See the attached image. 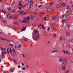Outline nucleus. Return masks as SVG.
Wrapping results in <instances>:
<instances>
[{"instance_id": "nucleus-1", "label": "nucleus", "mask_w": 73, "mask_h": 73, "mask_svg": "<svg viewBox=\"0 0 73 73\" xmlns=\"http://www.w3.org/2000/svg\"><path fill=\"white\" fill-rule=\"evenodd\" d=\"M35 36L34 38V39L35 40H38L39 38V33L37 31H35Z\"/></svg>"}, {"instance_id": "nucleus-2", "label": "nucleus", "mask_w": 73, "mask_h": 73, "mask_svg": "<svg viewBox=\"0 0 73 73\" xmlns=\"http://www.w3.org/2000/svg\"><path fill=\"white\" fill-rule=\"evenodd\" d=\"M29 18H30V17H29V16H27V17L24 18V21H21V23H29V21H28V20L29 19Z\"/></svg>"}, {"instance_id": "nucleus-3", "label": "nucleus", "mask_w": 73, "mask_h": 73, "mask_svg": "<svg viewBox=\"0 0 73 73\" xmlns=\"http://www.w3.org/2000/svg\"><path fill=\"white\" fill-rule=\"evenodd\" d=\"M38 28L41 29L42 28L43 29H45V27H44V25L42 24L39 25L38 26Z\"/></svg>"}, {"instance_id": "nucleus-4", "label": "nucleus", "mask_w": 73, "mask_h": 73, "mask_svg": "<svg viewBox=\"0 0 73 73\" xmlns=\"http://www.w3.org/2000/svg\"><path fill=\"white\" fill-rule=\"evenodd\" d=\"M64 61L63 62V64L64 65H67L68 64V62H67V60L66 59H64L63 60Z\"/></svg>"}, {"instance_id": "nucleus-5", "label": "nucleus", "mask_w": 73, "mask_h": 73, "mask_svg": "<svg viewBox=\"0 0 73 73\" xmlns=\"http://www.w3.org/2000/svg\"><path fill=\"white\" fill-rule=\"evenodd\" d=\"M32 4H33V3L32 2L30 4V6L29 7V9H33V6L32 5Z\"/></svg>"}, {"instance_id": "nucleus-6", "label": "nucleus", "mask_w": 73, "mask_h": 73, "mask_svg": "<svg viewBox=\"0 0 73 73\" xmlns=\"http://www.w3.org/2000/svg\"><path fill=\"white\" fill-rule=\"evenodd\" d=\"M14 71V69L13 68H11L9 70V72H10V73H13Z\"/></svg>"}, {"instance_id": "nucleus-7", "label": "nucleus", "mask_w": 73, "mask_h": 73, "mask_svg": "<svg viewBox=\"0 0 73 73\" xmlns=\"http://www.w3.org/2000/svg\"><path fill=\"white\" fill-rule=\"evenodd\" d=\"M55 26V24L54 23H52L51 26V27L52 28H54V27Z\"/></svg>"}, {"instance_id": "nucleus-8", "label": "nucleus", "mask_w": 73, "mask_h": 73, "mask_svg": "<svg viewBox=\"0 0 73 73\" xmlns=\"http://www.w3.org/2000/svg\"><path fill=\"white\" fill-rule=\"evenodd\" d=\"M21 32L23 31H24L26 29V27H23L21 29Z\"/></svg>"}, {"instance_id": "nucleus-9", "label": "nucleus", "mask_w": 73, "mask_h": 73, "mask_svg": "<svg viewBox=\"0 0 73 73\" xmlns=\"http://www.w3.org/2000/svg\"><path fill=\"white\" fill-rule=\"evenodd\" d=\"M49 17H46L44 18V20L46 21H48L49 20Z\"/></svg>"}, {"instance_id": "nucleus-10", "label": "nucleus", "mask_w": 73, "mask_h": 73, "mask_svg": "<svg viewBox=\"0 0 73 73\" xmlns=\"http://www.w3.org/2000/svg\"><path fill=\"white\" fill-rule=\"evenodd\" d=\"M13 17H14L13 15H12V16H7V17L8 19H11V18H13Z\"/></svg>"}, {"instance_id": "nucleus-11", "label": "nucleus", "mask_w": 73, "mask_h": 73, "mask_svg": "<svg viewBox=\"0 0 73 73\" xmlns=\"http://www.w3.org/2000/svg\"><path fill=\"white\" fill-rule=\"evenodd\" d=\"M66 66H63L62 67V69L63 70H65L66 69Z\"/></svg>"}, {"instance_id": "nucleus-12", "label": "nucleus", "mask_w": 73, "mask_h": 73, "mask_svg": "<svg viewBox=\"0 0 73 73\" xmlns=\"http://www.w3.org/2000/svg\"><path fill=\"white\" fill-rule=\"evenodd\" d=\"M0 12H2V13H5L6 12V11H5V10H0Z\"/></svg>"}, {"instance_id": "nucleus-13", "label": "nucleus", "mask_w": 73, "mask_h": 73, "mask_svg": "<svg viewBox=\"0 0 73 73\" xmlns=\"http://www.w3.org/2000/svg\"><path fill=\"white\" fill-rule=\"evenodd\" d=\"M13 61H14V64H17V61H16V60L15 59H13Z\"/></svg>"}, {"instance_id": "nucleus-14", "label": "nucleus", "mask_w": 73, "mask_h": 73, "mask_svg": "<svg viewBox=\"0 0 73 73\" xmlns=\"http://www.w3.org/2000/svg\"><path fill=\"white\" fill-rule=\"evenodd\" d=\"M54 4V2L53 1H52L50 4V5H53Z\"/></svg>"}, {"instance_id": "nucleus-15", "label": "nucleus", "mask_w": 73, "mask_h": 73, "mask_svg": "<svg viewBox=\"0 0 73 73\" xmlns=\"http://www.w3.org/2000/svg\"><path fill=\"white\" fill-rule=\"evenodd\" d=\"M13 24H14V25H16V24H17V22L15 21L13 22Z\"/></svg>"}, {"instance_id": "nucleus-16", "label": "nucleus", "mask_w": 73, "mask_h": 73, "mask_svg": "<svg viewBox=\"0 0 73 73\" xmlns=\"http://www.w3.org/2000/svg\"><path fill=\"white\" fill-rule=\"evenodd\" d=\"M69 35H70V33L69 32H67L66 33V35L67 36H69Z\"/></svg>"}, {"instance_id": "nucleus-17", "label": "nucleus", "mask_w": 73, "mask_h": 73, "mask_svg": "<svg viewBox=\"0 0 73 73\" xmlns=\"http://www.w3.org/2000/svg\"><path fill=\"white\" fill-rule=\"evenodd\" d=\"M59 61L60 62H62V61H63V59L62 58H60L59 59Z\"/></svg>"}, {"instance_id": "nucleus-18", "label": "nucleus", "mask_w": 73, "mask_h": 73, "mask_svg": "<svg viewBox=\"0 0 73 73\" xmlns=\"http://www.w3.org/2000/svg\"><path fill=\"white\" fill-rule=\"evenodd\" d=\"M53 53H58V51L57 50H54L52 52Z\"/></svg>"}, {"instance_id": "nucleus-19", "label": "nucleus", "mask_w": 73, "mask_h": 73, "mask_svg": "<svg viewBox=\"0 0 73 73\" xmlns=\"http://www.w3.org/2000/svg\"><path fill=\"white\" fill-rule=\"evenodd\" d=\"M2 21L3 23H7V21L4 20V19H3Z\"/></svg>"}, {"instance_id": "nucleus-20", "label": "nucleus", "mask_w": 73, "mask_h": 73, "mask_svg": "<svg viewBox=\"0 0 73 73\" xmlns=\"http://www.w3.org/2000/svg\"><path fill=\"white\" fill-rule=\"evenodd\" d=\"M51 17L52 19L53 20H54L55 19H56V18H55V17L53 16H52Z\"/></svg>"}, {"instance_id": "nucleus-21", "label": "nucleus", "mask_w": 73, "mask_h": 73, "mask_svg": "<svg viewBox=\"0 0 73 73\" xmlns=\"http://www.w3.org/2000/svg\"><path fill=\"white\" fill-rule=\"evenodd\" d=\"M65 19H63L62 21V23H65Z\"/></svg>"}, {"instance_id": "nucleus-22", "label": "nucleus", "mask_w": 73, "mask_h": 73, "mask_svg": "<svg viewBox=\"0 0 73 73\" xmlns=\"http://www.w3.org/2000/svg\"><path fill=\"white\" fill-rule=\"evenodd\" d=\"M40 14H44V11H42L41 12H40Z\"/></svg>"}, {"instance_id": "nucleus-23", "label": "nucleus", "mask_w": 73, "mask_h": 73, "mask_svg": "<svg viewBox=\"0 0 73 73\" xmlns=\"http://www.w3.org/2000/svg\"><path fill=\"white\" fill-rule=\"evenodd\" d=\"M21 6H23V5L20 3H19L18 4V7H21Z\"/></svg>"}, {"instance_id": "nucleus-24", "label": "nucleus", "mask_w": 73, "mask_h": 73, "mask_svg": "<svg viewBox=\"0 0 73 73\" xmlns=\"http://www.w3.org/2000/svg\"><path fill=\"white\" fill-rule=\"evenodd\" d=\"M18 48L19 49H20L21 48V45H19L18 46Z\"/></svg>"}, {"instance_id": "nucleus-25", "label": "nucleus", "mask_w": 73, "mask_h": 73, "mask_svg": "<svg viewBox=\"0 0 73 73\" xmlns=\"http://www.w3.org/2000/svg\"><path fill=\"white\" fill-rule=\"evenodd\" d=\"M0 38L2 39V41H6V39H4L1 37H0Z\"/></svg>"}, {"instance_id": "nucleus-26", "label": "nucleus", "mask_w": 73, "mask_h": 73, "mask_svg": "<svg viewBox=\"0 0 73 73\" xmlns=\"http://www.w3.org/2000/svg\"><path fill=\"white\" fill-rule=\"evenodd\" d=\"M14 19L15 20H17V17H15L14 18Z\"/></svg>"}, {"instance_id": "nucleus-27", "label": "nucleus", "mask_w": 73, "mask_h": 73, "mask_svg": "<svg viewBox=\"0 0 73 73\" xmlns=\"http://www.w3.org/2000/svg\"><path fill=\"white\" fill-rule=\"evenodd\" d=\"M67 17V15H63V16L62 18H64L65 17Z\"/></svg>"}, {"instance_id": "nucleus-28", "label": "nucleus", "mask_w": 73, "mask_h": 73, "mask_svg": "<svg viewBox=\"0 0 73 73\" xmlns=\"http://www.w3.org/2000/svg\"><path fill=\"white\" fill-rule=\"evenodd\" d=\"M53 37H56V34H54L53 35Z\"/></svg>"}, {"instance_id": "nucleus-29", "label": "nucleus", "mask_w": 73, "mask_h": 73, "mask_svg": "<svg viewBox=\"0 0 73 73\" xmlns=\"http://www.w3.org/2000/svg\"><path fill=\"white\" fill-rule=\"evenodd\" d=\"M7 9H8L9 11H10V10H11V7H8L7 8Z\"/></svg>"}, {"instance_id": "nucleus-30", "label": "nucleus", "mask_w": 73, "mask_h": 73, "mask_svg": "<svg viewBox=\"0 0 73 73\" xmlns=\"http://www.w3.org/2000/svg\"><path fill=\"white\" fill-rule=\"evenodd\" d=\"M69 72V70H66V73H68Z\"/></svg>"}, {"instance_id": "nucleus-31", "label": "nucleus", "mask_w": 73, "mask_h": 73, "mask_svg": "<svg viewBox=\"0 0 73 73\" xmlns=\"http://www.w3.org/2000/svg\"><path fill=\"white\" fill-rule=\"evenodd\" d=\"M50 28L49 27L47 29V31H49V30H50Z\"/></svg>"}, {"instance_id": "nucleus-32", "label": "nucleus", "mask_w": 73, "mask_h": 73, "mask_svg": "<svg viewBox=\"0 0 73 73\" xmlns=\"http://www.w3.org/2000/svg\"><path fill=\"white\" fill-rule=\"evenodd\" d=\"M65 5H66V4H65V3H64L62 4V6L63 7H65Z\"/></svg>"}, {"instance_id": "nucleus-33", "label": "nucleus", "mask_w": 73, "mask_h": 73, "mask_svg": "<svg viewBox=\"0 0 73 73\" xmlns=\"http://www.w3.org/2000/svg\"><path fill=\"white\" fill-rule=\"evenodd\" d=\"M24 41H28V39H27V38H25L24 39Z\"/></svg>"}, {"instance_id": "nucleus-34", "label": "nucleus", "mask_w": 73, "mask_h": 73, "mask_svg": "<svg viewBox=\"0 0 73 73\" xmlns=\"http://www.w3.org/2000/svg\"><path fill=\"white\" fill-rule=\"evenodd\" d=\"M56 8H60V5H58L56 7Z\"/></svg>"}, {"instance_id": "nucleus-35", "label": "nucleus", "mask_w": 73, "mask_h": 73, "mask_svg": "<svg viewBox=\"0 0 73 73\" xmlns=\"http://www.w3.org/2000/svg\"><path fill=\"white\" fill-rule=\"evenodd\" d=\"M60 39L61 41H62V37H60Z\"/></svg>"}, {"instance_id": "nucleus-36", "label": "nucleus", "mask_w": 73, "mask_h": 73, "mask_svg": "<svg viewBox=\"0 0 73 73\" xmlns=\"http://www.w3.org/2000/svg\"><path fill=\"white\" fill-rule=\"evenodd\" d=\"M24 12V11H21L20 12V14H22V13H23Z\"/></svg>"}, {"instance_id": "nucleus-37", "label": "nucleus", "mask_w": 73, "mask_h": 73, "mask_svg": "<svg viewBox=\"0 0 73 73\" xmlns=\"http://www.w3.org/2000/svg\"><path fill=\"white\" fill-rule=\"evenodd\" d=\"M27 13L26 12H25L23 13V15H26Z\"/></svg>"}, {"instance_id": "nucleus-38", "label": "nucleus", "mask_w": 73, "mask_h": 73, "mask_svg": "<svg viewBox=\"0 0 73 73\" xmlns=\"http://www.w3.org/2000/svg\"><path fill=\"white\" fill-rule=\"evenodd\" d=\"M5 52H4V51H3L2 52V53L3 54H5Z\"/></svg>"}, {"instance_id": "nucleus-39", "label": "nucleus", "mask_w": 73, "mask_h": 73, "mask_svg": "<svg viewBox=\"0 0 73 73\" xmlns=\"http://www.w3.org/2000/svg\"><path fill=\"white\" fill-rule=\"evenodd\" d=\"M13 52H14V53H15L16 52V51H15V50L13 49Z\"/></svg>"}, {"instance_id": "nucleus-40", "label": "nucleus", "mask_w": 73, "mask_h": 73, "mask_svg": "<svg viewBox=\"0 0 73 73\" xmlns=\"http://www.w3.org/2000/svg\"><path fill=\"white\" fill-rule=\"evenodd\" d=\"M26 68L27 69L28 68H29V66L28 65H27L26 66Z\"/></svg>"}, {"instance_id": "nucleus-41", "label": "nucleus", "mask_w": 73, "mask_h": 73, "mask_svg": "<svg viewBox=\"0 0 73 73\" xmlns=\"http://www.w3.org/2000/svg\"><path fill=\"white\" fill-rule=\"evenodd\" d=\"M42 7V5H40L38 6V8H40V7Z\"/></svg>"}, {"instance_id": "nucleus-42", "label": "nucleus", "mask_w": 73, "mask_h": 73, "mask_svg": "<svg viewBox=\"0 0 73 73\" xmlns=\"http://www.w3.org/2000/svg\"><path fill=\"white\" fill-rule=\"evenodd\" d=\"M28 2L29 3L31 2V0H28Z\"/></svg>"}, {"instance_id": "nucleus-43", "label": "nucleus", "mask_w": 73, "mask_h": 73, "mask_svg": "<svg viewBox=\"0 0 73 73\" xmlns=\"http://www.w3.org/2000/svg\"><path fill=\"white\" fill-rule=\"evenodd\" d=\"M9 50V48H7V53H9V52L8 51Z\"/></svg>"}, {"instance_id": "nucleus-44", "label": "nucleus", "mask_w": 73, "mask_h": 73, "mask_svg": "<svg viewBox=\"0 0 73 73\" xmlns=\"http://www.w3.org/2000/svg\"><path fill=\"white\" fill-rule=\"evenodd\" d=\"M14 4H15V2H13L12 3V5H13Z\"/></svg>"}, {"instance_id": "nucleus-45", "label": "nucleus", "mask_w": 73, "mask_h": 73, "mask_svg": "<svg viewBox=\"0 0 73 73\" xmlns=\"http://www.w3.org/2000/svg\"><path fill=\"white\" fill-rule=\"evenodd\" d=\"M12 49H10V50L9 51V52L10 53H12Z\"/></svg>"}, {"instance_id": "nucleus-46", "label": "nucleus", "mask_w": 73, "mask_h": 73, "mask_svg": "<svg viewBox=\"0 0 73 73\" xmlns=\"http://www.w3.org/2000/svg\"><path fill=\"white\" fill-rule=\"evenodd\" d=\"M19 8L20 11H21V7H19Z\"/></svg>"}, {"instance_id": "nucleus-47", "label": "nucleus", "mask_w": 73, "mask_h": 73, "mask_svg": "<svg viewBox=\"0 0 73 73\" xmlns=\"http://www.w3.org/2000/svg\"><path fill=\"white\" fill-rule=\"evenodd\" d=\"M9 45H10V46H13V45L12 44H9Z\"/></svg>"}, {"instance_id": "nucleus-48", "label": "nucleus", "mask_w": 73, "mask_h": 73, "mask_svg": "<svg viewBox=\"0 0 73 73\" xmlns=\"http://www.w3.org/2000/svg\"><path fill=\"white\" fill-rule=\"evenodd\" d=\"M67 9H69V5H67Z\"/></svg>"}, {"instance_id": "nucleus-49", "label": "nucleus", "mask_w": 73, "mask_h": 73, "mask_svg": "<svg viewBox=\"0 0 73 73\" xmlns=\"http://www.w3.org/2000/svg\"><path fill=\"white\" fill-rule=\"evenodd\" d=\"M6 40L8 42H10V40H7V39H6Z\"/></svg>"}, {"instance_id": "nucleus-50", "label": "nucleus", "mask_w": 73, "mask_h": 73, "mask_svg": "<svg viewBox=\"0 0 73 73\" xmlns=\"http://www.w3.org/2000/svg\"><path fill=\"white\" fill-rule=\"evenodd\" d=\"M55 17H56V18H57V19L59 18V17H58V16H55Z\"/></svg>"}, {"instance_id": "nucleus-51", "label": "nucleus", "mask_w": 73, "mask_h": 73, "mask_svg": "<svg viewBox=\"0 0 73 73\" xmlns=\"http://www.w3.org/2000/svg\"><path fill=\"white\" fill-rule=\"evenodd\" d=\"M4 73H9V72H8V71H6V72H4Z\"/></svg>"}, {"instance_id": "nucleus-52", "label": "nucleus", "mask_w": 73, "mask_h": 73, "mask_svg": "<svg viewBox=\"0 0 73 73\" xmlns=\"http://www.w3.org/2000/svg\"><path fill=\"white\" fill-rule=\"evenodd\" d=\"M44 36H45V37L46 36H47V35L46 34H44Z\"/></svg>"}, {"instance_id": "nucleus-53", "label": "nucleus", "mask_w": 73, "mask_h": 73, "mask_svg": "<svg viewBox=\"0 0 73 73\" xmlns=\"http://www.w3.org/2000/svg\"><path fill=\"white\" fill-rule=\"evenodd\" d=\"M26 6V5H24V7L22 6V8H25V7Z\"/></svg>"}, {"instance_id": "nucleus-54", "label": "nucleus", "mask_w": 73, "mask_h": 73, "mask_svg": "<svg viewBox=\"0 0 73 73\" xmlns=\"http://www.w3.org/2000/svg\"><path fill=\"white\" fill-rule=\"evenodd\" d=\"M22 70H25V68L23 67L22 68Z\"/></svg>"}, {"instance_id": "nucleus-55", "label": "nucleus", "mask_w": 73, "mask_h": 73, "mask_svg": "<svg viewBox=\"0 0 73 73\" xmlns=\"http://www.w3.org/2000/svg\"><path fill=\"white\" fill-rule=\"evenodd\" d=\"M10 13L9 12H7V15H9Z\"/></svg>"}, {"instance_id": "nucleus-56", "label": "nucleus", "mask_w": 73, "mask_h": 73, "mask_svg": "<svg viewBox=\"0 0 73 73\" xmlns=\"http://www.w3.org/2000/svg\"><path fill=\"white\" fill-rule=\"evenodd\" d=\"M23 57L24 58L25 57V55H24V54H23Z\"/></svg>"}, {"instance_id": "nucleus-57", "label": "nucleus", "mask_w": 73, "mask_h": 73, "mask_svg": "<svg viewBox=\"0 0 73 73\" xmlns=\"http://www.w3.org/2000/svg\"><path fill=\"white\" fill-rule=\"evenodd\" d=\"M18 68H20V65H18Z\"/></svg>"}, {"instance_id": "nucleus-58", "label": "nucleus", "mask_w": 73, "mask_h": 73, "mask_svg": "<svg viewBox=\"0 0 73 73\" xmlns=\"http://www.w3.org/2000/svg\"><path fill=\"white\" fill-rule=\"evenodd\" d=\"M21 71H19L18 72V73H21Z\"/></svg>"}, {"instance_id": "nucleus-59", "label": "nucleus", "mask_w": 73, "mask_h": 73, "mask_svg": "<svg viewBox=\"0 0 73 73\" xmlns=\"http://www.w3.org/2000/svg\"><path fill=\"white\" fill-rule=\"evenodd\" d=\"M4 54H3L2 56V57H4Z\"/></svg>"}, {"instance_id": "nucleus-60", "label": "nucleus", "mask_w": 73, "mask_h": 73, "mask_svg": "<svg viewBox=\"0 0 73 73\" xmlns=\"http://www.w3.org/2000/svg\"><path fill=\"white\" fill-rule=\"evenodd\" d=\"M63 52L64 53H65V50H63Z\"/></svg>"}, {"instance_id": "nucleus-61", "label": "nucleus", "mask_w": 73, "mask_h": 73, "mask_svg": "<svg viewBox=\"0 0 73 73\" xmlns=\"http://www.w3.org/2000/svg\"><path fill=\"white\" fill-rule=\"evenodd\" d=\"M15 10L14 11H12V12H13V13L15 12Z\"/></svg>"}, {"instance_id": "nucleus-62", "label": "nucleus", "mask_w": 73, "mask_h": 73, "mask_svg": "<svg viewBox=\"0 0 73 73\" xmlns=\"http://www.w3.org/2000/svg\"><path fill=\"white\" fill-rule=\"evenodd\" d=\"M71 41H72V42H73V39H72L71 40Z\"/></svg>"}, {"instance_id": "nucleus-63", "label": "nucleus", "mask_w": 73, "mask_h": 73, "mask_svg": "<svg viewBox=\"0 0 73 73\" xmlns=\"http://www.w3.org/2000/svg\"><path fill=\"white\" fill-rule=\"evenodd\" d=\"M3 50H5H5H6V49L5 48H4Z\"/></svg>"}, {"instance_id": "nucleus-64", "label": "nucleus", "mask_w": 73, "mask_h": 73, "mask_svg": "<svg viewBox=\"0 0 73 73\" xmlns=\"http://www.w3.org/2000/svg\"><path fill=\"white\" fill-rule=\"evenodd\" d=\"M0 70H1L2 71V70H3V69H2V68H0Z\"/></svg>"}]
</instances>
